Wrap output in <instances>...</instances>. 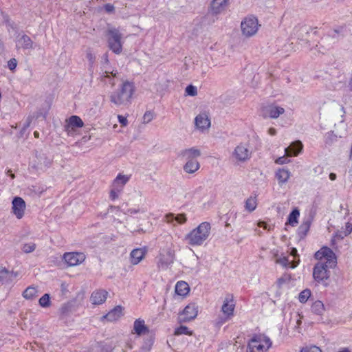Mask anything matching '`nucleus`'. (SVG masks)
Segmentation results:
<instances>
[{
    "mask_svg": "<svg viewBox=\"0 0 352 352\" xmlns=\"http://www.w3.org/2000/svg\"><path fill=\"white\" fill-rule=\"evenodd\" d=\"M291 278L292 277L289 274H284L282 277L278 279L277 283L279 287H280L283 284L289 282Z\"/></svg>",
    "mask_w": 352,
    "mask_h": 352,
    "instance_id": "51",
    "label": "nucleus"
},
{
    "mask_svg": "<svg viewBox=\"0 0 352 352\" xmlns=\"http://www.w3.org/2000/svg\"><path fill=\"white\" fill-rule=\"evenodd\" d=\"M19 276L18 272H14V271H9V276L10 282L12 283L15 278H16Z\"/></svg>",
    "mask_w": 352,
    "mask_h": 352,
    "instance_id": "59",
    "label": "nucleus"
},
{
    "mask_svg": "<svg viewBox=\"0 0 352 352\" xmlns=\"http://www.w3.org/2000/svg\"><path fill=\"white\" fill-rule=\"evenodd\" d=\"M262 112L263 118L275 119L283 114L285 113V109L281 107L270 104L263 107Z\"/></svg>",
    "mask_w": 352,
    "mask_h": 352,
    "instance_id": "11",
    "label": "nucleus"
},
{
    "mask_svg": "<svg viewBox=\"0 0 352 352\" xmlns=\"http://www.w3.org/2000/svg\"><path fill=\"white\" fill-rule=\"evenodd\" d=\"M300 260L298 259V261H293L292 262H289L288 258L285 256L283 258H280L277 260V263L282 265L284 267H289L290 268H295L299 263Z\"/></svg>",
    "mask_w": 352,
    "mask_h": 352,
    "instance_id": "39",
    "label": "nucleus"
},
{
    "mask_svg": "<svg viewBox=\"0 0 352 352\" xmlns=\"http://www.w3.org/2000/svg\"><path fill=\"white\" fill-rule=\"evenodd\" d=\"M114 347L111 344H104L102 348V352H112Z\"/></svg>",
    "mask_w": 352,
    "mask_h": 352,
    "instance_id": "56",
    "label": "nucleus"
},
{
    "mask_svg": "<svg viewBox=\"0 0 352 352\" xmlns=\"http://www.w3.org/2000/svg\"><path fill=\"white\" fill-rule=\"evenodd\" d=\"M12 210L13 214L19 219H21L25 213L26 204L25 201L20 197H14L12 201Z\"/></svg>",
    "mask_w": 352,
    "mask_h": 352,
    "instance_id": "9",
    "label": "nucleus"
},
{
    "mask_svg": "<svg viewBox=\"0 0 352 352\" xmlns=\"http://www.w3.org/2000/svg\"><path fill=\"white\" fill-rule=\"evenodd\" d=\"M185 92L186 95L195 96L197 94V89L192 85H189L186 87Z\"/></svg>",
    "mask_w": 352,
    "mask_h": 352,
    "instance_id": "46",
    "label": "nucleus"
},
{
    "mask_svg": "<svg viewBox=\"0 0 352 352\" xmlns=\"http://www.w3.org/2000/svg\"><path fill=\"white\" fill-rule=\"evenodd\" d=\"M311 28L307 25L296 27L294 29V35L298 40L307 41Z\"/></svg>",
    "mask_w": 352,
    "mask_h": 352,
    "instance_id": "15",
    "label": "nucleus"
},
{
    "mask_svg": "<svg viewBox=\"0 0 352 352\" xmlns=\"http://www.w3.org/2000/svg\"><path fill=\"white\" fill-rule=\"evenodd\" d=\"M118 121H119L120 124H121V125L126 126L128 122H127V119L126 117L119 115L118 116Z\"/></svg>",
    "mask_w": 352,
    "mask_h": 352,
    "instance_id": "58",
    "label": "nucleus"
},
{
    "mask_svg": "<svg viewBox=\"0 0 352 352\" xmlns=\"http://www.w3.org/2000/svg\"><path fill=\"white\" fill-rule=\"evenodd\" d=\"M311 291L309 289H305L302 290L300 294L298 296V300L301 303H305L309 297L311 296Z\"/></svg>",
    "mask_w": 352,
    "mask_h": 352,
    "instance_id": "43",
    "label": "nucleus"
},
{
    "mask_svg": "<svg viewBox=\"0 0 352 352\" xmlns=\"http://www.w3.org/2000/svg\"><path fill=\"white\" fill-rule=\"evenodd\" d=\"M129 177L126 175H122L121 174H119L116 179L113 180L112 186L114 188H120L121 190L123 189L124 186L129 181Z\"/></svg>",
    "mask_w": 352,
    "mask_h": 352,
    "instance_id": "33",
    "label": "nucleus"
},
{
    "mask_svg": "<svg viewBox=\"0 0 352 352\" xmlns=\"http://www.w3.org/2000/svg\"><path fill=\"white\" fill-rule=\"evenodd\" d=\"M63 260L69 266H75L82 263L85 259V255L82 252H66L63 254Z\"/></svg>",
    "mask_w": 352,
    "mask_h": 352,
    "instance_id": "8",
    "label": "nucleus"
},
{
    "mask_svg": "<svg viewBox=\"0 0 352 352\" xmlns=\"http://www.w3.org/2000/svg\"><path fill=\"white\" fill-rule=\"evenodd\" d=\"M109 48L115 54H120L122 51V36L120 30L115 28H109L105 33Z\"/></svg>",
    "mask_w": 352,
    "mask_h": 352,
    "instance_id": "4",
    "label": "nucleus"
},
{
    "mask_svg": "<svg viewBox=\"0 0 352 352\" xmlns=\"http://www.w3.org/2000/svg\"><path fill=\"white\" fill-rule=\"evenodd\" d=\"M72 305L68 303L63 304L59 309L61 316H68L71 312Z\"/></svg>",
    "mask_w": 352,
    "mask_h": 352,
    "instance_id": "44",
    "label": "nucleus"
},
{
    "mask_svg": "<svg viewBox=\"0 0 352 352\" xmlns=\"http://www.w3.org/2000/svg\"><path fill=\"white\" fill-rule=\"evenodd\" d=\"M351 232H352V224L349 222H347L345 224L344 230L343 231L344 236H348L349 234L351 233Z\"/></svg>",
    "mask_w": 352,
    "mask_h": 352,
    "instance_id": "55",
    "label": "nucleus"
},
{
    "mask_svg": "<svg viewBox=\"0 0 352 352\" xmlns=\"http://www.w3.org/2000/svg\"><path fill=\"white\" fill-rule=\"evenodd\" d=\"M300 216V210L298 208H294L289 213L286 225H290L293 227L296 226L298 223V217Z\"/></svg>",
    "mask_w": 352,
    "mask_h": 352,
    "instance_id": "29",
    "label": "nucleus"
},
{
    "mask_svg": "<svg viewBox=\"0 0 352 352\" xmlns=\"http://www.w3.org/2000/svg\"><path fill=\"white\" fill-rule=\"evenodd\" d=\"M195 122L196 126L201 130L208 129L210 126V120L206 113L197 115L195 119Z\"/></svg>",
    "mask_w": 352,
    "mask_h": 352,
    "instance_id": "17",
    "label": "nucleus"
},
{
    "mask_svg": "<svg viewBox=\"0 0 352 352\" xmlns=\"http://www.w3.org/2000/svg\"><path fill=\"white\" fill-rule=\"evenodd\" d=\"M302 144L300 141L293 142L285 148V153L289 155L296 156L302 149Z\"/></svg>",
    "mask_w": 352,
    "mask_h": 352,
    "instance_id": "22",
    "label": "nucleus"
},
{
    "mask_svg": "<svg viewBox=\"0 0 352 352\" xmlns=\"http://www.w3.org/2000/svg\"><path fill=\"white\" fill-rule=\"evenodd\" d=\"M251 341L252 342H264L266 344V350H267L272 346V342L270 339L268 337L261 334L254 335L251 338Z\"/></svg>",
    "mask_w": 352,
    "mask_h": 352,
    "instance_id": "34",
    "label": "nucleus"
},
{
    "mask_svg": "<svg viewBox=\"0 0 352 352\" xmlns=\"http://www.w3.org/2000/svg\"><path fill=\"white\" fill-rule=\"evenodd\" d=\"M300 352H322V350L316 346H311L302 348Z\"/></svg>",
    "mask_w": 352,
    "mask_h": 352,
    "instance_id": "50",
    "label": "nucleus"
},
{
    "mask_svg": "<svg viewBox=\"0 0 352 352\" xmlns=\"http://www.w3.org/2000/svg\"><path fill=\"white\" fill-rule=\"evenodd\" d=\"M122 190L120 189V188H114L111 187V189L110 190V198L111 200H115L118 197L119 194L122 192Z\"/></svg>",
    "mask_w": 352,
    "mask_h": 352,
    "instance_id": "48",
    "label": "nucleus"
},
{
    "mask_svg": "<svg viewBox=\"0 0 352 352\" xmlns=\"http://www.w3.org/2000/svg\"><path fill=\"white\" fill-rule=\"evenodd\" d=\"M256 206H257L256 196L250 197L245 201V210H247L250 212H253L256 209Z\"/></svg>",
    "mask_w": 352,
    "mask_h": 352,
    "instance_id": "38",
    "label": "nucleus"
},
{
    "mask_svg": "<svg viewBox=\"0 0 352 352\" xmlns=\"http://www.w3.org/2000/svg\"><path fill=\"white\" fill-rule=\"evenodd\" d=\"M288 162L287 158L285 156L280 157L277 158L275 162L278 164H284Z\"/></svg>",
    "mask_w": 352,
    "mask_h": 352,
    "instance_id": "57",
    "label": "nucleus"
},
{
    "mask_svg": "<svg viewBox=\"0 0 352 352\" xmlns=\"http://www.w3.org/2000/svg\"><path fill=\"white\" fill-rule=\"evenodd\" d=\"M0 283L1 284L11 283L9 276V270L5 267L0 269Z\"/></svg>",
    "mask_w": 352,
    "mask_h": 352,
    "instance_id": "40",
    "label": "nucleus"
},
{
    "mask_svg": "<svg viewBox=\"0 0 352 352\" xmlns=\"http://www.w3.org/2000/svg\"><path fill=\"white\" fill-rule=\"evenodd\" d=\"M104 10L107 12H111L114 10V6L110 3H107L104 6Z\"/></svg>",
    "mask_w": 352,
    "mask_h": 352,
    "instance_id": "61",
    "label": "nucleus"
},
{
    "mask_svg": "<svg viewBox=\"0 0 352 352\" xmlns=\"http://www.w3.org/2000/svg\"><path fill=\"white\" fill-rule=\"evenodd\" d=\"M175 335H191L192 332L189 331L188 328L186 326L181 325L175 331Z\"/></svg>",
    "mask_w": 352,
    "mask_h": 352,
    "instance_id": "45",
    "label": "nucleus"
},
{
    "mask_svg": "<svg viewBox=\"0 0 352 352\" xmlns=\"http://www.w3.org/2000/svg\"><path fill=\"white\" fill-rule=\"evenodd\" d=\"M118 75V72L117 70L113 69L112 71H109L108 69H105L100 76V78L102 81H105V79L107 78L109 84L113 87L116 85L115 78H116Z\"/></svg>",
    "mask_w": 352,
    "mask_h": 352,
    "instance_id": "26",
    "label": "nucleus"
},
{
    "mask_svg": "<svg viewBox=\"0 0 352 352\" xmlns=\"http://www.w3.org/2000/svg\"><path fill=\"white\" fill-rule=\"evenodd\" d=\"M179 155L184 157L186 160H196L197 157L201 155V151L199 149L192 147L181 151Z\"/></svg>",
    "mask_w": 352,
    "mask_h": 352,
    "instance_id": "21",
    "label": "nucleus"
},
{
    "mask_svg": "<svg viewBox=\"0 0 352 352\" xmlns=\"http://www.w3.org/2000/svg\"><path fill=\"white\" fill-rule=\"evenodd\" d=\"M258 28V20L254 16L246 17L241 23L242 34L246 37H251L254 35L257 32Z\"/></svg>",
    "mask_w": 352,
    "mask_h": 352,
    "instance_id": "5",
    "label": "nucleus"
},
{
    "mask_svg": "<svg viewBox=\"0 0 352 352\" xmlns=\"http://www.w3.org/2000/svg\"><path fill=\"white\" fill-rule=\"evenodd\" d=\"M234 307L235 303L234 302L233 295L231 294H228L221 307V311L228 318H230L234 315Z\"/></svg>",
    "mask_w": 352,
    "mask_h": 352,
    "instance_id": "12",
    "label": "nucleus"
},
{
    "mask_svg": "<svg viewBox=\"0 0 352 352\" xmlns=\"http://www.w3.org/2000/svg\"><path fill=\"white\" fill-rule=\"evenodd\" d=\"M198 314V306L192 302L188 304L183 310L181 316L183 318H180V321L183 322H189L195 319Z\"/></svg>",
    "mask_w": 352,
    "mask_h": 352,
    "instance_id": "10",
    "label": "nucleus"
},
{
    "mask_svg": "<svg viewBox=\"0 0 352 352\" xmlns=\"http://www.w3.org/2000/svg\"><path fill=\"white\" fill-rule=\"evenodd\" d=\"M165 219L168 223H173L176 221L178 223H184L187 219L185 214H178L175 215L173 213H168L166 214Z\"/></svg>",
    "mask_w": 352,
    "mask_h": 352,
    "instance_id": "27",
    "label": "nucleus"
},
{
    "mask_svg": "<svg viewBox=\"0 0 352 352\" xmlns=\"http://www.w3.org/2000/svg\"><path fill=\"white\" fill-rule=\"evenodd\" d=\"M134 332L141 336L148 332V328L145 325L144 320L141 319H137L135 320L133 324Z\"/></svg>",
    "mask_w": 352,
    "mask_h": 352,
    "instance_id": "24",
    "label": "nucleus"
},
{
    "mask_svg": "<svg viewBox=\"0 0 352 352\" xmlns=\"http://www.w3.org/2000/svg\"><path fill=\"white\" fill-rule=\"evenodd\" d=\"M268 133L270 135H275L276 134V130L274 128H270Z\"/></svg>",
    "mask_w": 352,
    "mask_h": 352,
    "instance_id": "63",
    "label": "nucleus"
},
{
    "mask_svg": "<svg viewBox=\"0 0 352 352\" xmlns=\"http://www.w3.org/2000/svg\"><path fill=\"white\" fill-rule=\"evenodd\" d=\"M232 156L238 162H245L250 157V152L243 144L238 145L233 151Z\"/></svg>",
    "mask_w": 352,
    "mask_h": 352,
    "instance_id": "13",
    "label": "nucleus"
},
{
    "mask_svg": "<svg viewBox=\"0 0 352 352\" xmlns=\"http://www.w3.org/2000/svg\"><path fill=\"white\" fill-rule=\"evenodd\" d=\"M338 140V137L336 135L333 133V131L328 132L326 133L324 136V142L325 144L331 146Z\"/></svg>",
    "mask_w": 352,
    "mask_h": 352,
    "instance_id": "42",
    "label": "nucleus"
},
{
    "mask_svg": "<svg viewBox=\"0 0 352 352\" xmlns=\"http://www.w3.org/2000/svg\"><path fill=\"white\" fill-rule=\"evenodd\" d=\"M133 92V84L126 80L119 89L110 94V101L116 106L126 105L130 102Z\"/></svg>",
    "mask_w": 352,
    "mask_h": 352,
    "instance_id": "2",
    "label": "nucleus"
},
{
    "mask_svg": "<svg viewBox=\"0 0 352 352\" xmlns=\"http://www.w3.org/2000/svg\"><path fill=\"white\" fill-rule=\"evenodd\" d=\"M83 126V122L81 118L77 116H72L69 119L68 124L65 126L66 131H69V128L73 127H82Z\"/></svg>",
    "mask_w": 352,
    "mask_h": 352,
    "instance_id": "31",
    "label": "nucleus"
},
{
    "mask_svg": "<svg viewBox=\"0 0 352 352\" xmlns=\"http://www.w3.org/2000/svg\"><path fill=\"white\" fill-rule=\"evenodd\" d=\"M248 352H261L267 351L264 344L262 342H252L251 340L248 344Z\"/></svg>",
    "mask_w": 352,
    "mask_h": 352,
    "instance_id": "35",
    "label": "nucleus"
},
{
    "mask_svg": "<svg viewBox=\"0 0 352 352\" xmlns=\"http://www.w3.org/2000/svg\"><path fill=\"white\" fill-rule=\"evenodd\" d=\"M38 304L41 307L47 308L51 305V298L49 294H45L38 300Z\"/></svg>",
    "mask_w": 352,
    "mask_h": 352,
    "instance_id": "41",
    "label": "nucleus"
},
{
    "mask_svg": "<svg viewBox=\"0 0 352 352\" xmlns=\"http://www.w3.org/2000/svg\"><path fill=\"white\" fill-rule=\"evenodd\" d=\"M228 4V0H212L211 1V12L214 14H220L223 12Z\"/></svg>",
    "mask_w": 352,
    "mask_h": 352,
    "instance_id": "19",
    "label": "nucleus"
},
{
    "mask_svg": "<svg viewBox=\"0 0 352 352\" xmlns=\"http://www.w3.org/2000/svg\"><path fill=\"white\" fill-rule=\"evenodd\" d=\"M16 65H17V61L15 58H11L8 62V68L11 70V71H13L14 69H15V68L16 67Z\"/></svg>",
    "mask_w": 352,
    "mask_h": 352,
    "instance_id": "54",
    "label": "nucleus"
},
{
    "mask_svg": "<svg viewBox=\"0 0 352 352\" xmlns=\"http://www.w3.org/2000/svg\"><path fill=\"white\" fill-rule=\"evenodd\" d=\"M313 221L312 217H309L306 220H305L301 225L298 228V235L300 239H302L305 237L307 232L309 230L311 224Z\"/></svg>",
    "mask_w": 352,
    "mask_h": 352,
    "instance_id": "20",
    "label": "nucleus"
},
{
    "mask_svg": "<svg viewBox=\"0 0 352 352\" xmlns=\"http://www.w3.org/2000/svg\"><path fill=\"white\" fill-rule=\"evenodd\" d=\"M175 260V253L171 249H167L160 253L158 260V267L166 270L173 263Z\"/></svg>",
    "mask_w": 352,
    "mask_h": 352,
    "instance_id": "7",
    "label": "nucleus"
},
{
    "mask_svg": "<svg viewBox=\"0 0 352 352\" xmlns=\"http://www.w3.org/2000/svg\"><path fill=\"white\" fill-rule=\"evenodd\" d=\"M349 30L346 25H338L328 32L327 38L331 39L332 43H338L346 37Z\"/></svg>",
    "mask_w": 352,
    "mask_h": 352,
    "instance_id": "6",
    "label": "nucleus"
},
{
    "mask_svg": "<svg viewBox=\"0 0 352 352\" xmlns=\"http://www.w3.org/2000/svg\"><path fill=\"white\" fill-rule=\"evenodd\" d=\"M338 239H342L344 237H345L346 236H344V232L343 231H340V232H338L336 233V235Z\"/></svg>",
    "mask_w": 352,
    "mask_h": 352,
    "instance_id": "64",
    "label": "nucleus"
},
{
    "mask_svg": "<svg viewBox=\"0 0 352 352\" xmlns=\"http://www.w3.org/2000/svg\"><path fill=\"white\" fill-rule=\"evenodd\" d=\"M107 294L105 290L95 291L91 294L90 300L94 305H101L105 302Z\"/></svg>",
    "mask_w": 352,
    "mask_h": 352,
    "instance_id": "18",
    "label": "nucleus"
},
{
    "mask_svg": "<svg viewBox=\"0 0 352 352\" xmlns=\"http://www.w3.org/2000/svg\"><path fill=\"white\" fill-rule=\"evenodd\" d=\"M199 163L197 160H187L184 170L188 173H194L199 168Z\"/></svg>",
    "mask_w": 352,
    "mask_h": 352,
    "instance_id": "28",
    "label": "nucleus"
},
{
    "mask_svg": "<svg viewBox=\"0 0 352 352\" xmlns=\"http://www.w3.org/2000/svg\"><path fill=\"white\" fill-rule=\"evenodd\" d=\"M146 251L141 248L134 249L130 254L131 263L133 265H137L144 257Z\"/></svg>",
    "mask_w": 352,
    "mask_h": 352,
    "instance_id": "23",
    "label": "nucleus"
},
{
    "mask_svg": "<svg viewBox=\"0 0 352 352\" xmlns=\"http://www.w3.org/2000/svg\"><path fill=\"white\" fill-rule=\"evenodd\" d=\"M175 291L178 296H186L190 291V287L187 283L180 280L177 283Z\"/></svg>",
    "mask_w": 352,
    "mask_h": 352,
    "instance_id": "25",
    "label": "nucleus"
},
{
    "mask_svg": "<svg viewBox=\"0 0 352 352\" xmlns=\"http://www.w3.org/2000/svg\"><path fill=\"white\" fill-rule=\"evenodd\" d=\"M210 223L207 221L203 222L186 236V240L190 245H201L210 236Z\"/></svg>",
    "mask_w": 352,
    "mask_h": 352,
    "instance_id": "3",
    "label": "nucleus"
},
{
    "mask_svg": "<svg viewBox=\"0 0 352 352\" xmlns=\"http://www.w3.org/2000/svg\"><path fill=\"white\" fill-rule=\"evenodd\" d=\"M154 118L153 112L151 111H147L145 112L143 116V122L144 123H149Z\"/></svg>",
    "mask_w": 352,
    "mask_h": 352,
    "instance_id": "49",
    "label": "nucleus"
},
{
    "mask_svg": "<svg viewBox=\"0 0 352 352\" xmlns=\"http://www.w3.org/2000/svg\"><path fill=\"white\" fill-rule=\"evenodd\" d=\"M86 58L89 62V64L92 65L96 60L95 55L92 53L90 49H88L86 52Z\"/></svg>",
    "mask_w": 352,
    "mask_h": 352,
    "instance_id": "53",
    "label": "nucleus"
},
{
    "mask_svg": "<svg viewBox=\"0 0 352 352\" xmlns=\"http://www.w3.org/2000/svg\"><path fill=\"white\" fill-rule=\"evenodd\" d=\"M38 290L33 286L28 287L23 292V296L27 300H32L37 296Z\"/></svg>",
    "mask_w": 352,
    "mask_h": 352,
    "instance_id": "36",
    "label": "nucleus"
},
{
    "mask_svg": "<svg viewBox=\"0 0 352 352\" xmlns=\"http://www.w3.org/2000/svg\"><path fill=\"white\" fill-rule=\"evenodd\" d=\"M155 340L153 336H149L144 340L142 346L140 348L139 352H150L152 349Z\"/></svg>",
    "mask_w": 352,
    "mask_h": 352,
    "instance_id": "32",
    "label": "nucleus"
},
{
    "mask_svg": "<svg viewBox=\"0 0 352 352\" xmlns=\"http://www.w3.org/2000/svg\"><path fill=\"white\" fill-rule=\"evenodd\" d=\"M102 60H103V67H104V68L105 69H107V67H106L105 65H107L109 63V60L108 54L107 53H105V54H103Z\"/></svg>",
    "mask_w": 352,
    "mask_h": 352,
    "instance_id": "60",
    "label": "nucleus"
},
{
    "mask_svg": "<svg viewBox=\"0 0 352 352\" xmlns=\"http://www.w3.org/2000/svg\"><path fill=\"white\" fill-rule=\"evenodd\" d=\"M311 312L318 316H322L324 312V306L322 301H315L311 307Z\"/></svg>",
    "mask_w": 352,
    "mask_h": 352,
    "instance_id": "37",
    "label": "nucleus"
},
{
    "mask_svg": "<svg viewBox=\"0 0 352 352\" xmlns=\"http://www.w3.org/2000/svg\"><path fill=\"white\" fill-rule=\"evenodd\" d=\"M123 307L120 305L116 306L105 316H103L107 321L113 322L118 320L122 316Z\"/></svg>",
    "mask_w": 352,
    "mask_h": 352,
    "instance_id": "16",
    "label": "nucleus"
},
{
    "mask_svg": "<svg viewBox=\"0 0 352 352\" xmlns=\"http://www.w3.org/2000/svg\"><path fill=\"white\" fill-rule=\"evenodd\" d=\"M4 19V22L8 26L10 27V28H12V30H18V27H17V25L13 22V21H11L8 17V16H5L3 17Z\"/></svg>",
    "mask_w": 352,
    "mask_h": 352,
    "instance_id": "52",
    "label": "nucleus"
},
{
    "mask_svg": "<svg viewBox=\"0 0 352 352\" xmlns=\"http://www.w3.org/2000/svg\"><path fill=\"white\" fill-rule=\"evenodd\" d=\"M289 177L290 172L285 168H279L276 173V177L277 178L280 184L286 183Z\"/></svg>",
    "mask_w": 352,
    "mask_h": 352,
    "instance_id": "30",
    "label": "nucleus"
},
{
    "mask_svg": "<svg viewBox=\"0 0 352 352\" xmlns=\"http://www.w3.org/2000/svg\"><path fill=\"white\" fill-rule=\"evenodd\" d=\"M314 258L320 261L313 268V278L318 283L327 287L331 275L329 269L337 265L336 256L330 248L323 246L315 253Z\"/></svg>",
    "mask_w": 352,
    "mask_h": 352,
    "instance_id": "1",
    "label": "nucleus"
},
{
    "mask_svg": "<svg viewBox=\"0 0 352 352\" xmlns=\"http://www.w3.org/2000/svg\"><path fill=\"white\" fill-rule=\"evenodd\" d=\"M16 47L28 50L33 48V42L30 37L26 34H19L16 38Z\"/></svg>",
    "mask_w": 352,
    "mask_h": 352,
    "instance_id": "14",
    "label": "nucleus"
},
{
    "mask_svg": "<svg viewBox=\"0 0 352 352\" xmlns=\"http://www.w3.org/2000/svg\"><path fill=\"white\" fill-rule=\"evenodd\" d=\"M36 249V244L34 243H25L22 248V250L25 253H30Z\"/></svg>",
    "mask_w": 352,
    "mask_h": 352,
    "instance_id": "47",
    "label": "nucleus"
},
{
    "mask_svg": "<svg viewBox=\"0 0 352 352\" xmlns=\"http://www.w3.org/2000/svg\"><path fill=\"white\" fill-rule=\"evenodd\" d=\"M139 212V210L138 209H134V208H129V209H127L126 212H124L125 214H137Z\"/></svg>",
    "mask_w": 352,
    "mask_h": 352,
    "instance_id": "62",
    "label": "nucleus"
}]
</instances>
